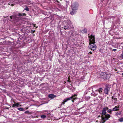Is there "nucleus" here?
<instances>
[{
    "label": "nucleus",
    "instance_id": "f257e3e1",
    "mask_svg": "<svg viewBox=\"0 0 123 123\" xmlns=\"http://www.w3.org/2000/svg\"><path fill=\"white\" fill-rule=\"evenodd\" d=\"M26 15V14L24 13H16L12 16H10V20L12 22L13 21L18 22L24 18L25 17L24 16Z\"/></svg>",
    "mask_w": 123,
    "mask_h": 123
},
{
    "label": "nucleus",
    "instance_id": "7ed1b4c3",
    "mask_svg": "<svg viewBox=\"0 0 123 123\" xmlns=\"http://www.w3.org/2000/svg\"><path fill=\"white\" fill-rule=\"evenodd\" d=\"M79 6V4L78 2H75L72 4L71 8L72 11L70 12V13L73 15L76 13L78 10Z\"/></svg>",
    "mask_w": 123,
    "mask_h": 123
},
{
    "label": "nucleus",
    "instance_id": "6e6552de",
    "mask_svg": "<svg viewBox=\"0 0 123 123\" xmlns=\"http://www.w3.org/2000/svg\"><path fill=\"white\" fill-rule=\"evenodd\" d=\"M63 22L65 23L66 24L68 25L69 26L70 25L72 24V23L69 19H66L64 20Z\"/></svg>",
    "mask_w": 123,
    "mask_h": 123
},
{
    "label": "nucleus",
    "instance_id": "2f4dec72",
    "mask_svg": "<svg viewBox=\"0 0 123 123\" xmlns=\"http://www.w3.org/2000/svg\"><path fill=\"white\" fill-rule=\"evenodd\" d=\"M122 75L123 76V73H122Z\"/></svg>",
    "mask_w": 123,
    "mask_h": 123
},
{
    "label": "nucleus",
    "instance_id": "f3484780",
    "mask_svg": "<svg viewBox=\"0 0 123 123\" xmlns=\"http://www.w3.org/2000/svg\"><path fill=\"white\" fill-rule=\"evenodd\" d=\"M19 105V104L18 103H16V104H14L13 105L12 107H14L16 106H18Z\"/></svg>",
    "mask_w": 123,
    "mask_h": 123
},
{
    "label": "nucleus",
    "instance_id": "b1692460",
    "mask_svg": "<svg viewBox=\"0 0 123 123\" xmlns=\"http://www.w3.org/2000/svg\"><path fill=\"white\" fill-rule=\"evenodd\" d=\"M83 31H84V33H86L87 32V30L86 29H84L83 30Z\"/></svg>",
    "mask_w": 123,
    "mask_h": 123
},
{
    "label": "nucleus",
    "instance_id": "f03ea898",
    "mask_svg": "<svg viewBox=\"0 0 123 123\" xmlns=\"http://www.w3.org/2000/svg\"><path fill=\"white\" fill-rule=\"evenodd\" d=\"M90 38L89 44L88 47L91 50L94 51L96 48V46L94 44L95 43L94 36L93 35H91Z\"/></svg>",
    "mask_w": 123,
    "mask_h": 123
},
{
    "label": "nucleus",
    "instance_id": "20e7f679",
    "mask_svg": "<svg viewBox=\"0 0 123 123\" xmlns=\"http://www.w3.org/2000/svg\"><path fill=\"white\" fill-rule=\"evenodd\" d=\"M100 74L101 75L99 76V77L103 78L104 80H107L110 77L111 75L110 74L103 73L101 72Z\"/></svg>",
    "mask_w": 123,
    "mask_h": 123
},
{
    "label": "nucleus",
    "instance_id": "9d476101",
    "mask_svg": "<svg viewBox=\"0 0 123 123\" xmlns=\"http://www.w3.org/2000/svg\"><path fill=\"white\" fill-rule=\"evenodd\" d=\"M76 96L77 95L76 94H74L72 95L71 97L68 98H71V99H70V100L71 99L72 101L73 102L74 100L76 98H77Z\"/></svg>",
    "mask_w": 123,
    "mask_h": 123
},
{
    "label": "nucleus",
    "instance_id": "2eb2a0df",
    "mask_svg": "<svg viewBox=\"0 0 123 123\" xmlns=\"http://www.w3.org/2000/svg\"><path fill=\"white\" fill-rule=\"evenodd\" d=\"M108 109V107H104V108H103L102 111H106V110Z\"/></svg>",
    "mask_w": 123,
    "mask_h": 123
},
{
    "label": "nucleus",
    "instance_id": "aec40b11",
    "mask_svg": "<svg viewBox=\"0 0 123 123\" xmlns=\"http://www.w3.org/2000/svg\"><path fill=\"white\" fill-rule=\"evenodd\" d=\"M121 114V112L120 111L119 112H117L116 113V116H118V115H120Z\"/></svg>",
    "mask_w": 123,
    "mask_h": 123
},
{
    "label": "nucleus",
    "instance_id": "a878e982",
    "mask_svg": "<svg viewBox=\"0 0 123 123\" xmlns=\"http://www.w3.org/2000/svg\"><path fill=\"white\" fill-rule=\"evenodd\" d=\"M117 50L116 49H113L112 50V51H116Z\"/></svg>",
    "mask_w": 123,
    "mask_h": 123
},
{
    "label": "nucleus",
    "instance_id": "dca6fc26",
    "mask_svg": "<svg viewBox=\"0 0 123 123\" xmlns=\"http://www.w3.org/2000/svg\"><path fill=\"white\" fill-rule=\"evenodd\" d=\"M108 110L107 111V112L110 114L111 113V112L112 111H113V109H108Z\"/></svg>",
    "mask_w": 123,
    "mask_h": 123
},
{
    "label": "nucleus",
    "instance_id": "4468645a",
    "mask_svg": "<svg viewBox=\"0 0 123 123\" xmlns=\"http://www.w3.org/2000/svg\"><path fill=\"white\" fill-rule=\"evenodd\" d=\"M63 28L65 30H67L69 29V26L68 25H65L64 26Z\"/></svg>",
    "mask_w": 123,
    "mask_h": 123
},
{
    "label": "nucleus",
    "instance_id": "5701e85b",
    "mask_svg": "<svg viewBox=\"0 0 123 123\" xmlns=\"http://www.w3.org/2000/svg\"><path fill=\"white\" fill-rule=\"evenodd\" d=\"M29 8L27 7V6H26V8H25L24 9V10H26L27 11H29Z\"/></svg>",
    "mask_w": 123,
    "mask_h": 123
},
{
    "label": "nucleus",
    "instance_id": "9b49d317",
    "mask_svg": "<svg viewBox=\"0 0 123 123\" xmlns=\"http://www.w3.org/2000/svg\"><path fill=\"white\" fill-rule=\"evenodd\" d=\"M48 97L49 98L53 99L54 98L56 97V96L55 95L53 94H51L49 95Z\"/></svg>",
    "mask_w": 123,
    "mask_h": 123
},
{
    "label": "nucleus",
    "instance_id": "ddd939ff",
    "mask_svg": "<svg viewBox=\"0 0 123 123\" xmlns=\"http://www.w3.org/2000/svg\"><path fill=\"white\" fill-rule=\"evenodd\" d=\"M97 90L98 92H99L100 94H102L103 89L102 88H100L97 89Z\"/></svg>",
    "mask_w": 123,
    "mask_h": 123
},
{
    "label": "nucleus",
    "instance_id": "a211bd4d",
    "mask_svg": "<svg viewBox=\"0 0 123 123\" xmlns=\"http://www.w3.org/2000/svg\"><path fill=\"white\" fill-rule=\"evenodd\" d=\"M118 120L120 122H123V117L122 118H119L118 119Z\"/></svg>",
    "mask_w": 123,
    "mask_h": 123
},
{
    "label": "nucleus",
    "instance_id": "0eeeda50",
    "mask_svg": "<svg viewBox=\"0 0 123 123\" xmlns=\"http://www.w3.org/2000/svg\"><path fill=\"white\" fill-rule=\"evenodd\" d=\"M97 89L95 88V86H93L92 88V93H91V95L94 97H95L98 94V92L97 91Z\"/></svg>",
    "mask_w": 123,
    "mask_h": 123
},
{
    "label": "nucleus",
    "instance_id": "4be33fe9",
    "mask_svg": "<svg viewBox=\"0 0 123 123\" xmlns=\"http://www.w3.org/2000/svg\"><path fill=\"white\" fill-rule=\"evenodd\" d=\"M18 109L20 111H23L24 110V109L22 108H18Z\"/></svg>",
    "mask_w": 123,
    "mask_h": 123
},
{
    "label": "nucleus",
    "instance_id": "393cba45",
    "mask_svg": "<svg viewBox=\"0 0 123 123\" xmlns=\"http://www.w3.org/2000/svg\"><path fill=\"white\" fill-rule=\"evenodd\" d=\"M25 114H28L30 113V112L29 111H25Z\"/></svg>",
    "mask_w": 123,
    "mask_h": 123
},
{
    "label": "nucleus",
    "instance_id": "cd10ccee",
    "mask_svg": "<svg viewBox=\"0 0 123 123\" xmlns=\"http://www.w3.org/2000/svg\"><path fill=\"white\" fill-rule=\"evenodd\" d=\"M31 31L32 32L34 33L35 32V30H32Z\"/></svg>",
    "mask_w": 123,
    "mask_h": 123
},
{
    "label": "nucleus",
    "instance_id": "7c9ffc66",
    "mask_svg": "<svg viewBox=\"0 0 123 123\" xmlns=\"http://www.w3.org/2000/svg\"><path fill=\"white\" fill-rule=\"evenodd\" d=\"M121 55L123 57V53Z\"/></svg>",
    "mask_w": 123,
    "mask_h": 123
},
{
    "label": "nucleus",
    "instance_id": "1a4fd4ad",
    "mask_svg": "<svg viewBox=\"0 0 123 123\" xmlns=\"http://www.w3.org/2000/svg\"><path fill=\"white\" fill-rule=\"evenodd\" d=\"M71 98H67L66 99H64L63 101L61 103V105L60 106H61L62 105H64V104L65 103L67 102L68 101L70 100V99H71Z\"/></svg>",
    "mask_w": 123,
    "mask_h": 123
},
{
    "label": "nucleus",
    "instance_id": "39448f33",
    "mask_svg": "<svg viewBox=\"0 0 123 123\" xmlns=\"http://www.w3.org/2000/svg\"><path fill=\"white\" fill-rule=\"evenodd\" d=\"M111 117L110 115L109 114H106L102 117L101 122L102 123H104L106 121L108 120L109 118Z\"/></svg>",
    "mask_w": 123,
    "mask_h": 123
},
{
    "label": "nucleus",
    "instance_id": "bb28decb",
    "mask_svg": "<svg viewBox=\"0 0 123 123\" xmlns=\"http://www.w3.org/2000/svg\"><path fill=\"white\" fill-rule=\"evenodd\" d=\"M112 99H114V100H116V99H116V98H113V97H112Z\"/></svg>",
    "mask_w": 123,
    "mask_h": 123
},
{
    "label": "nucleus",
    "instance_id": "412c9836",
    "mask_svg": "<svg viewBox=\"0 0 123 123\" xmlns=\"http://www.w3.org/2000/svg\"><path fill=\"white\" fill-rule=\"evenodd\" d=\"M46 117V116L45 115H42L41 116V118L43 119L45 118Z\"/></svg>",
    "mask_w": 123,
    "mask_h": 123
},
{
    "label": "nucleus",
    "instance_id": "f8f14e48",
    "mask_svg": "<svg viewBox=\"0 0 123 123\" xmlns=\"http://www.w3.org/2000/svg\"><path fill=\"white\" fill-rule=\"evenodd\" d=\"M112 109L113 111H118L119 110V106H116Z\"/></svg>",
    "mask_w": 123,
    "mask_h": 123
},
{
    "label": "nucleus",
    "instance_id": "423d86ee",
    "mask_svg": "<svg viewBox=\"0 0 123 123\" xmlns=\"http://www.w3.org/2000/svg\"><path fill=\"white\" fill-rule=\"evenodd\" d=\"M111 85L107 84L105 85L104 89V92L106 94H108V92L110 91L111 88Z\"/></svg>",
    "mask_w": 123,
    "mask_h": 123
},
{
    "label": "nucleus",
    "instance_id": "c756f323",
    "mask_svg": "<svg viewBox=\"0 0 123 123\" xmlns=\"http://www.w3.org/2000/svg\"><path fill=\"white\" fill-rule=\"evenodd\" d=\"M89 54H92V52H89Z\"/></svg>",
    "mask_w": 123,
    "mask_h": 123
},
{
    "label": "nucleus",
    "instance_id": "c85d7f7f",
    "mask_svg": "<svg viewBox=\"0 0 123 123\" xmlns=\"http://www.w3.org/2000/svg\"><path fill=\"white\" fill-rule=\"evenodd\" d=\"M100 98V99H101L102 98V97L100 96H98Z\"/></svg>",
    "mask_w": 123,
    "mask_h": 123
},
{
    "label": "nucleus",
    "instance_id": "6ab92c4d",
    "mask_svg": "<svg viewBox=\"0 0 123 123\" xmlns=\"http://www.w3.org/2000/svg\"><path fill=\"white\" fill-rule=\"evenodd\" d=\"M107 113L106 111H102V116L105 115V114H106Z\"/></svg>",
    "mask_w": 123,
    "mask_h": 123
},
{
    "label": "nucleus",
    "instance_id": "473e14b6",
    "mask_svg": "<svg viewBox=\"0 0 123 123\" xmlns=\"http://www.w3.org/2000/svg\"><path fill=\"white\" fill-rule=\"evenodd\" d=\"M72 26L73 27L72 28H73V25H72Z\"/></svg>",
    "mask_w": 123,
    "mask_h": 123
}]
</instances>
